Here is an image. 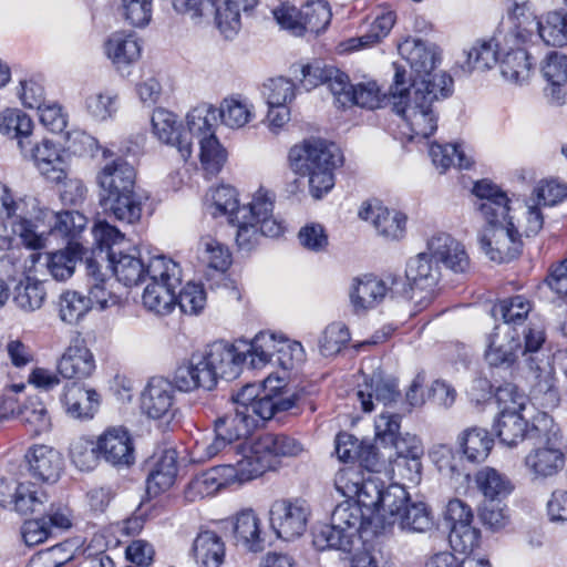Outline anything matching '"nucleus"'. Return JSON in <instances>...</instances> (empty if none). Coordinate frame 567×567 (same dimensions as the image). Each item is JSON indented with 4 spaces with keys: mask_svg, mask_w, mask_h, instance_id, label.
<instances>
[{
    "mask_svg": "<svg viewBox=\"0 0 567 567\" xmlns=\"http://www.w3.org/2000/svg\"><path fill=\"white\" fill-rule=\"evenodd\" d=\"M31 477L43 482L54 483L63 470V457L53 447L34 445L24 455Z\"/></svg>",
    "mask_w": 567,
    "mask_h": 567,
    "instance_id": "nucleus-24",
    "label": "nucleus"
},
{
    "mask_svg": "<svg viewBox=\"0 0 567 567\" xmlns=\"http://www.w3.org/2000/svg\"><path fill=\"white\" fill-rule=\"evenodd\" d=\"M401 277L389 275L386 280L378 279L374 276L358 278L352 285L350 298L357 310H367L378 306L388 292L400 295L399 284Z\"/></svg>",
    "mask_w": 567,
    "mask_h": 567,
    "instance_id": "nucleus-15",
    "label": "nucleus"
},
{
    "mask_svg": "<svg viewBox=\"0 0 567 567\" xmlns=\"http://www.w3.org/2000/svg\"><path fill=\"white\" fill-rule=\"evenodd\" d=\"M522 351V340L517 329L508 326H495L488 337L485 360L491 367L513 365Z\"/></svg>",
    "mask_w": 567,
    "mask_h": 567,
    "instance_id": "nucleus-17",
    "label": "nucleus"
},
{
    "mask_svg": "<svg viewBox=\"0 0 567 567\" xmlns=\"http://www.w3.org/2000/svg\"><path fill=\"white\" fill-rule=\"evenodd\" d=\"M96 179L101 188L100 204L105 210L126 224L141 219L143 205L134 192L136 171L132 164L117 157L103 166Z\"/></svg>",
    "mask_w": 567,
    "mask_h": 567,
    "instance_id": "nucleus-3",
    "label": "nucleus"
},
{
    "mask_svg": "<svg viewBox=\"0 0 567 567\" xmlns=\"http://www.w3.org/2000/svg\"><path fill=\"white\" fill-rule=\"evenodd\" d=\"M292 169L308 176L309 192L322 198L334 186V171L343 163L339 147L321 138H308L289 151Z\"/></svg>",
    "mask_w": 567,
    "mask_h": 567,
    "instance_id": "nucleus-4",
    "label": "nucleus"
},
{
    "mask_svg": "<svg viewBox=\"0 0 567 567\" xmlns=\"http://www.w3.org/2000/svg\"><path fill=\"white\" fill-rule=\"evenodd\" d=\"M532 310V302L524 296H514L501 300L494 308L495 316H501L504 320L502 326H508L516 329V326L523 327L528 313Z\"/></svg>",
    "mask_w": 567,
    "mask_h": 567,
    "instance_id": "nucleus-55",
    "label": "nucleus"
},
{
    "mask_svg": "<svg viewBox=\"0 0 567 567\" xmlns=\"http://www.w3.org/2000/svg\"><path fill=\"white\" fill-rule=\"evenodd\" d=\"M426 247L437 265L442 264L455 274L470 271L471 260L464 245L451 235L436 234L429 239Z\"/></svg>",
    "mask_w": 567,
    "mask_h": 567,
    "instance_id": "nucleus-18",
    "label": "nucleus"
},
{
    "mask_svg": "<svg viewBox=\"0 0 567 567\" xmlns=\"http://www.w3.org/2000/svg\"><path fill=\"white\" fill-rule=\"evenodd\" d=\"M553 417L542 413L534 419L532 425L522 415V412L513 410H501L494 429L501 443L514 447L525 440L533 441L540 432L551 425Z\"/></svg>",
    "mask_w": 567,
    "mask_h": 567,
    "instance_id": "nucleus-14",
    "label": "nucleus"
},
{
    "mask_svg": "<svg viewBox=\"0 0 567 567\" xmlns=\"http://www.w3.org/2000/svg\"><path fill=\"white\" fill-rule=\"evenodd\" d=\"M498 61L497 44L493 40H478L466 52V60L461 65L463 71H485L493 68Z\"/></svg>",
    "mask_w": 567,
    "mask_h": 567,
    "instance_id": "nucleus-51",
    "label": "nucleus"
},
{
    "mask_svg": "<svg viewBox=\"0 0 567 567\" xmlns=\"http://www.w3.org/2000/svg\"><path fill=\"white\" fill-rule=\"evenodd\" d=\"M257 427V419L247 408H236L214 422V431L224 434L233 443L250 435Z\"/></svg>",
    "mask_w": 567,
    "mask_h": 567,
    "instance_id": "nucleus-35",
    "label": "nucleus"
},
{
    "mask_svg": "<svg viewBox=\"0 0 567 567\" xmlns=\"http://www.w3.org/2000/svg\"><path fill=\"white\" fill-rule=\"evenodd\" d=\"M310 515V505L303 498L277 499L269 508V526L277 538L292 540L307 530Z\"/></svg>",
    "mask_w": 567,
    "mask_h": 567,
    "instance_id": "nucleus-12",
    "label": "nucleus"
},
{
    "mask_svg": "<svg viewBox=\"0 0 567 567\" xmlns=\"http://www.w3.org/2000/svg\"><path fill=\"white\" fill-rule=\"evenodd\" d=\"M97 450L106 463L114 467H128L135 462V451L130 432L123 427H110L97 439Z\"/></svg>",
    "mask_w": 567,
    "mask_h": 567,
    "instance_id": "nucleus-16",
    "label": "nucleus"
},
{
    "mask_svg": "<svg viewBox=\"0 0 567 567\" xmlns=\"http://www.w3.org/2000/svg\"><path fill=\"white\" fill-rule=\"evenodd\" d=\"M233 534L236 545L247 551L260 553L266 547L261 519L251 508L243 509L233 517Z\"/></svg>",
    "mask_w": 567,
    "mask_h": 567,
    "instance_id": "nucleus-23",
    "label": "nucleus"
},
{
    "mask_svg": "<svg viewBox=\"0 0 567 567\" xmlns=\"http://www.w3.org/2000/svg\"><path fill=\"white\" fill-rule=\"evenodd\" d=\"M561 441V430L554 419L551 425L533 440L536 446L525 456L524 464L535 478L551 477L563 470L565 454Z\"/></svg>",
    "mask_w": 567,
    "mask_h": 567,
    "instance_id": "nucleus-8",
    "label": "nucleus"
},
{
    "mask_svg": "<svg viewBox=\"0 0 567 567\" xmlns=\"http://www.w3.org/2000/svg\"><path fill=\"white\" fill-rule=\"evenodd\" d=\"M151 123L154 135L161 142L175 146L184 162L192 156L189 133L183 132L174 113L165 109H156L152 114Z\"/></svg>",
    "mask_w": 567,
    "mask_h": 567,
    "instance_id": "nucleus-20",
    "label": "nucleus"
},
{
    "mask_svg": "<svg viewBox=\"0 0 567 567\" xmlns=\"http://www.w3.org/2000/svg\"><path fill=\"white\" fill-rule=\"evenodd\" d=\"M217 114L221 123L230 128H240L252 117L251 107L238 99H225Z\"/></svg>",
    "mask_w": 567,
    "mask_h": 567,
    "instance_id": "nucleus-61",
    "label": "nucleus"
},
{
    "mask_svg": "<svg viewBox=\"0 0 567 567\" xmlns=\"http://www.w3.org/2000/svg\"><path fill=\"white\" fill-rule=\"evenodd\" d=\"M445 520L450 524L449 542L454 551L471 554L480 544L481 532L473 526L472 508L458 498L451 499L445 509Z\"/></svg>",
    "mask_w": 567,
    "mask_h": 567,
    "instance_id": "nucleus-13",
    "label": "nucleus"
},
{
    "mask_svg": "<svg viewBox=\"0 0 567 567\" xmlns=\"http://www.w3.org/2000/svg\"><path fill=\"white\" fill-rule=\"evenodd\" d=\"M256 453H261L275 468V458L297 456L302 452V445L295 439L282 433H265L255 440Z\"/></svg>",
    "mask_w": 567,
    "mask_h": 567,
    "instance_id": "nucleus-38",
    "label": "nucleus"
},
{
    "mask_svg": "<svg viewBox=\"0 0 567 567\" xmlns=\"http://www.w3.org/2000/svg\"><path fill=\"white\" fill-rule=\"evenodd\" d=\"M274 196L260 188L254 195L252 200L247 205L240 207L237 214L239 218H248L260 225V231L266 237H278L284 233V226L280 221L274 218Z\"/></svg>",
    "mask_w": 567,
    "mask_h": 567,
    "instance_id": "nucleus-25",
    "label": "nucleus"
},
{
    "mask_svg": "<svg viewBox=\"0 0 567 567\" xmlns=\"http://www.w3.org/2000/svg\"><path fill=\"white\" fill-rule=\"evenodd\" d=\"M396 512H389L385 524H398L402 530L425 533L434 526L429 506L423 502H412L405 491V499L398 504Z\"/></svg>",
    "mask_w": 567,
    "mask_h": 567,
    "instance_id": "nucleus-21",
    "label": "nucleus"
},
{
    "mask_svg": "<svg viewBox=\"0 0 567 567\" xmlns=\"http://www.w3.org/2000/svg\"><path fill=\"white\" fill-rule=\"evenodd\" d=\"M499 69L505 80L516 84L526 83L533 70L530 55L523 49L512 50L501 61Z\"/></svg>",
    "mask_w": 567,
    "mask_h": 567,
    "instance_id": "nucleus-48",
    "label": "nucleus"
},
{
    "mask_svg": "<svg viewBox=\"0 0 567 567\" xmlns=\"http://www.w3.org/2000/svg\"><path fill=\"white\" fill-rule=\"evenodd\" d=\"M14 495V509L21 515L40 513L44 509V504L48 502L47 493L40 486L30 482L18 483Z\"/></svg>",
    "mask_w": 567,
    "mask_h": 567,
    "instance_id": "nucleus-52",
    "label": "nucleus"
},
{
    "mask_svg": "<svg viewBox=\"0 0 567 567\" xmlns=\"http://www.w3.org/2000/svg\"><path fill=\"white\" fill-rule=\"evenodd\" d=\"M519 337H523L520 354L525 357L530 370L537 372L538 381L534 385V394L540 396L542 404L555 408L559 403V392L555 384V378L550 370L543 368L544 360L539 358L540 350L546 341L545 327L540 321L529 320L520 328Z\"/></svg>",
    "mask_w": 567,
    "mask_h": 567,
    "instance_id": "nucleus-6",
    "label": "nucleus"
},
{
    "mask_svg": "<svg viewBox=\"0 0 567 567\" xmlns=\"http://www.w3.org/2000/svg\"><path fill=\"white\" fill-rule=\"evenodd\" d=\"M94 370V355L84 341L79 339L66 348L58 363V371L65 379H86Z\"/></svg>",
    "mask_w": 567,
    "mask_h": 567,
    "instance_id": "nucleus-28",
    "label": "nucleus"
},
{
    "mask_svg": "<svg viewBox=\"0 0 567 567\" xmlns=\"http://www.w3.org/2000/svg\"><path fill=\"white\" fill-rule=\"evenodd\" d=\"M217 122V109L213 105L202 104L194 107L187 114V127L183 128V132L189 133V138L193 140V137L196 136L199 141L203 136L215 133L214 127Z\"/></svg>",
    "mask_w": 567,
    "mask_h": 567,
    "instance_id": "nucleus-54",
    "label": "nucleus"
},
{
    "mask_svg": "<svg viewBox=\"0 0 567 567\" xmlns=\"http://www.w3.org/2000/svg\"><path fill=\"white\" fill-rule=\"evenodd\" d=\"M473 206L487 226L478 243L486 257L497 264L509 262L522 254L523 241L509 213V198L497 185L482 179L474 184Z\"/></svg>",
    "mask_w": 567,
    "mask_h": 567,
    "instance_id": "nucleus-1",
    "label": "nucleus"
},
{
    "mask_svg": "<svg viewBox=\"0 0 567 567\" xmlns=\"http://www.w3.org/2000/svg\"><path fill=\"white\" fill-rule=\"evenodd\" d=\"M198 251L203 262L212 269L226 271L231 264V256L228 248L218 240L206 236L198 244Z\"/></svg>",
    "mask_w": 567,
    "mask_h": 567,
    "instance_id": "nucleus-59",
    "label": "nucleus"
},
{
    "mask_svg": "<svg viewBox=\"0 0 567 567\" xmlns=\"http://www.w3.org/2000/svg\"><path fill=\"white\" fill-rule=\"evenodd\" d=\"M150 282L181 284V268L172 259L164 256H155L145 262V278Z\"/></svg>",
    "mask_w": 567,
    "mask_h": 567,
    "instance_id": "nucleus-63",
    "label": "nucleus"
},
{
    "mask_svg": "<svg viewBox=\"0 0 567 567\" xmlns=\"http://www.w3.org/2000/svg\"><path fill=\"white\" fill-rule=\"evenodd\" d=\"M176 475L177 465L174 452H165L147 476V493L156 496L168 489L174 484Z\"/></svg>",
    "mask_w": 567,
    "mask_h": 567,
    "instance_id": "nucleus-46",
    "label": "nucleus"
},
{
    "mask_svg": "<svg viewBox=\"0 0 567 567\" xmlns=\"http://www.w3.org/2000/svg\"><path fill=\"white\" fill-rule=\"evenodd\" d=\"M105 52L115 65H127L138 60L141 45L134 34L115 32L106 41Z\"/></svg>",
    "mask_w": 567,
    "mask_h": 567,
    "instance_id": "nucleus-44",
    "label": "nucleus"
},
{
    "mask_svg": "<svg viewBox=\"0 0 567 567\" xmlns=\"http://www.w3.org/2000/svg\"><path fill=\"white\" fill-rule=\"evenodd\" d=\"M60 400L65 413L81 421L93 419L100 406V394L79 382L68 383Z\"/></svg>",
    "mask_w": 567,
    "mask_h": 567,
    "instance_id": "nucleus-22",
    "label": "nucleus"
},
{
    "mask_svg": "<svg viewBox=\"0 0 567 567\" xmlns=\"http://www.w3.org/2000/svg\"><path fill=\"white\" fill-rule=\"evenodd\" d=\"M190 553L200 567H220L225 559L226 547L218 533L200 528L194 538Z\"/></svg>",
    "mask_w": 567,
    "mask_h": 567,
    "instance_id": "nucleus-31",
    "label": "nucleus"
},
{
    "mask_svg": "<svg viewBox=\"0 0 567 567\" xmlns=\"http://www.w3.org/2000/svg\"><path fill=\"white\" fill-rule=\"evenodd\" d=\"M474 483L484 497V502L503 503L515 488L514 483L506 474L489 466H485L475 473Z\"/></svg>",
    "mask_w": 567,
    "mask_h": 567,
    "instance_id": "nucleus-33",
    "label": "nucleus"
},
{
    "mask_svg": "<svg viewBox=\"0 0 567 567\" xmlns=\"http://www.w3.org/2000/svg\"><path fill=\"white\" fill-rule=\"evenodd\" d=\"M24 156H29L34 162L38 171L48 182L64 185L69 182L74 186L76 195L83 196L85 190L83 184L79 179H69V155L64 150L43 138L40 143L31 141Z\"/></svg>",
    "mask_w": 567,
    "mask_h": 567,
    "instance_id": "nucleus-10",
    "label": "nucleus"
},
{
    "mask_svg": "<svg viewBox=\"0 0 567 567\" xmlns=\"http://www.w3.org/2000/svg\"><path fill=\"white\" fill-rule=\"evenodd\" d=\"M32 130V120L19 110H6L0 114V133L17 138L23 155H27L28 145H31Z\"/></svg>",
    "mask_w": 567,
    "mask_h": 567,
    "instance_id": "nucleus-41",
    "label": "nucleus"
},
{
    "mask_svg": "<svg viewBox=\"0 0 567 567\" xmlns=\"http://www.w3.org/2000/svg\"><path fill=\"white\" fill-rule=\"evenodd\" d=\"M405 279L408 285L402 279L399 284L400 296L419 305L420 308L426 307L432 301L441 280V268L427 249L408 261Z\"/></svg>",
    "mask_w": 567,
    "mask_h": 567,
    "instance_id": "nucleus-7",
    "label": "nucleus"
},
{
    "mask_svg": "<svg viewBox=\"0 0 567 567\" xmlns=\"http://www.w3.org/2000/svg\"><path fill=\"white\" fill-rule=\"evenodd\" d=\"M379 524L360 505L347 499L336 506L331 514V524L322 526L313 536L318 549L333 548L350 553L354 539L364 526Z\"/></svg>",
    "mask_w": 567,
    "mask_h": 567,
    "instance_id": "nucleus-5",
    "label": "nucleus"
},
{
    "mask_svg": "<svg viewBox=\"0 0 567 567\" xmlns=\"http://www.w3.org/2000/svg\"><path fill=\"white\" fill-rule=\"evenodd\" d=\"M240 209L237 198V192L234 187L221 185L212 188L206 195V210L213 217L227 216L228 221L230 217Z\"/></svg>",
    "mask_w": 567,
    "mask_h": 567,
    "instance_id": "nucleus-47",
    "label": "nucleus"
},
{
    "mask_svg": "<svg viewBox=\"0 0 567 567\" xmlns=\"http://www.w3.org/2000/svg\"><path fill=\"white\" fill-rule=\"evenodd\" d=\"M393 111L403 120L410 141L429 138L437 128V116L420 89L413 90L405 100L393 101Z\"/></svg>",
    "mask_w": 567,
    "mask_h": 567,
    "instance_id": "nucleus-11",
    "label": "nucleus"
},
{
    "mask_svg": "<svg viewBox=\"0 0 567 567\" xmlns=\"http://www.w3.org/2000/svg\"><path fill=\"white\" fill-rule=\"evenodd\" d=\"M281 337H277L274 332H259L252 339L247 352L251 355V364L255 368L272 363L281 343Z\"/></svg>",
    "mask_w": 567,
    "mask_h": 567,
    "instance_id": "nucleus-58",
    "label": "nucleus"
},
{
    "mask_svg": "<svg viewBox=\"0 0 567 567\" xmlns=\"http://www.w3.org/2000/svg\"><path fill=\"white\" fill-rule=\"evenodd\" d=\"M106 269L112 270L116 279L130 287L138 285L145 279V261L142 259L137 248L130 252H109Z\"/></svg>",
    "mask_w": 567,
    "mask_h": 567,
    "instance_id": "nucleus-30",
    "label": "nucleus"
},
{
    "mask_svg": "<svg viewBox=\"0 0 567 567\" xmlns=\"http://www.w3.org/2000/svg\"><path fill=\"white\" fill-rule=\"evenodd\" d=\"M174 385L163 378H152L142 393L141 408L148 417L162 419L173 412Z\"/></svg>",
    "mask_w": 567,
    "mask_h": 567,
    "instance_id": "nucleus-27",
    "label": "nucleus"
},
{
    "mask_svg": "<svg viewBox=\"0 0 567 567\" xmlns=\"http://www.w3.org/2000/svg\"><path fill=\"white\" fill-rule=\"evenodd\" d=\"M398 51L417 78L430 75L440 61L435 47L416 38H406L399 43Z\"/></svg>",
    "mask_w": 567,
    "mask_h": 567,
    "instance_id": "nucleus-29",
    "label": "nucleus"
},
{
    "mask_svg": "<svg viewBox=\"0 0 567 567\" xmlns=\"http://www.w3.org/2000/svg\"><path fill=\"white\" fill-rule=\"evenodd\" d=\"M395 23V13L392 11L382 12L372 22L370 30L358 39L350 40V49L365 48L373 45L385 38Z\"/></svg>",
    "mask_w": 567,
    "mask_h": 567,
    "instance_id": "nucleus-64",
    "label": "nucleus"
},
{
    "mask_svg": "<svg viewBox=\"0 0 567 567\" xmlns=\"http://www.w3.org/2000/svg\"><path fill=\"white\" fill-rule=\"evenodd\" d=\"M227 470L234 484H243L251 481L266 471L271 470V463L261 453H256L255 442L249 447L248 453L243 454L235 463H226Z\"/></svg>",
    "mask_w": 567,
    "mask_h": 567,
    "instance_id": "nucleus-39",
    "label": "nucleus"
},
{
    "mask_svg": "<svg viewBox=\"0 0 567 567\" xmlns=\"http://www.w3.org/2000/svg\"><path fill=\"white\" fill-rule=\"evenodd\" d=\"M13 416L19 419L31 435L47 432L51 426L48 410L38 398L28 399L21 406L18 404Z\"/></svg>",
    "mask_w": 567,
    "mask_h": 567,
    "instance_id": "nucleus-45",
    "label": "nucleus"
},
{
    "mask_svg": "<svg viewBox=\"0 0 567 567\" xmlns=\"http://www.w3.org/2000/svg\"><path fill=\"white\" fill-rule=\"evenodd\" d=\"M86 254L80 244L69 243L64 250L47 256L48 270L55 280L65 281L73 275L78 260H82Z\"/></svg>",
    "mask_w": 567,
    "mask_h": 567,
    "instance_id": "nucleus-42",
    "label": "nucleus"
},
{
    "mask_svg": "<svg viewBox=\"0 0 567 567\" xmlns=\"http://www.w3.org/2000/svg\"><path fill=\"white\" fill-rule=\"evenodd\" d=\"M212 16L220 29L236 30L240 24V12L251 10L257 0H212Z\"/></svg>",
    "mask_w": 567,
    "mask_h": 567,
    "instance_id": "nucleus-50",
    "label": "nucleus"
},
{
    "mask_svg": "<svg viewBox=\"0 0 567 567\" xmlns=\"http://www.w3.org/2000/svg\"><path fill=\"white\" fill-rule=\"evenodd\" d=\"M95 247L85 259H95L97 265H102L109 259V252H118V248L124 241L122 234L115 226L105 220L97 221L92 229Z\"/></svg>",
    "mask_w": 567,
    "mask_h": 567,
    "instance_id": "nucleus-40",
    "label": "nucleus"
},
{
    "mask_svg": "<svg viewBox=\"0 0 567 567\" xmlns=\"http://www.w3.org/2000/svg\"><path fill=\"white\" fill-rule=\"evenodd\" d=\"M70 457L72 463L80 471H91L95 468L101 457L97 450V442L86 437L74 439L70 444Z\"/></svg>",
    "mask_w": 567,
    "mask_h": 567,
    "instance_id": "nucleus-62",
    "label": "nucleus"
},
{
    "mask_svg": "<svg viewBox=\"0 0 567 567\" xmlns=\"http://www.w3.org/2000/svg\"><path fill=\"white\" fill-rule=\"evenodd\" d=\"M457 442L465 458L472 463L484 462L494 445V439L489 432L480 426L465 429L460 433Z\"/></svg>",
    "mask_w": 567,
    "mask_h": 567,
    "instance_id": "nucleus-37",
    "label": "nucleus"
},
{
    "mask_svg": "<svg viewBox=\"0 0 567 567\" xmlns=\"http://www.w3.org/2000/svg\"><path fill=\"white\" fill-rule=\"evenodd\" d=\"M246 354L226 341H215L203 352L194 353L186 365H181L174 374V385L183 392L198 388L213 390L219 378L236 379L241 371Z\"/></svg>",
    "mask_w": 567,
    "mask_h": 567,
    "instance_id": "nucleus-2",
    "label": "nucleus"
},
{
    "mask_svg": "<svg viewBox=\"0 0 567 567\" xmlns=\"http://www.w3.org/2000/svg\"><path fill=\"white\" fill-rule=\"evenodd\" d=\"M178 285L159 281L148 282L142 296L144 307L159 316L171 313L176 306L175 288Z\"/></svg>",
    "mask_w": 567,
    "mask_h": 567,
    "instance_id": "nucleus-43",
    "label": "nucleus"
},
{
    "mask_svg": "<svg viewBox=\"0 0 567 567\" xmlns=\"http://www.w3.org/2000/svg\"><path fill=\"white\" fill-rule=\"evenodd\" d=\"M95 259H85V270L87 276L89 295L85 296L90 300V308L97 306L104 310L111 303L117 302L116 296L107 288V275L102 270V265H97Z\"/></svg>",
    "mask_w": 567,
    "mask_h": 567,
    "instance_id": "nucleus-36",
    "label": "nucleus"
},
{
    "mask_svg": "<svg viewBox=\"0 0 567 567\" xmlns=\"http://www.w3.org/2000/svg\"><path fill=\"white\" fill-rule=\"evenodd\" d=\"M542 40L551 47H564L567 44V12H548L544 20L535 23Z\"/></svg>",
    "mask_w": 567,
    "mask_h": 567,
    "instance_id": "nucleus-49",
    "label": "nucleus"
},
{
    "mask_svg": "<svg viewBox=\"0 0 567 567\" xmlns=\"http://www.w3.org/2000/svg\"><path fill=\"white\" fill-rule=\"evenodd\" d=\"M357 396L364 412L373 410L372 399L382 402L385 406L396 402L400 398L398 382L393 378H383L380 373H374L370 382H367L365 390H359Z\"/></svg>",
    "mask_w": 567,
    "mask_h": 567,
    "instance_id": "nucleus-34",
    "label": "nucleus"
},
{
    "mask_svg": "<svg viewBox=\"0 0 567 567\" xmlns=\"http://www.w3.org/2000/svg\"><path fill=\"white\" fill-rule=\"evenodd\" d=\"M359 217L370 221L377 233L386 240H400L406 233L405 214L390 210L380 203H365L359 210Z\"/></svg>",
    "mask_w": 567,
    "mask_h": 567,
    "instance_id": "nucleus-19",
    "label": "nucleus"
},
{
    "mask_svg": "<svg viewBox=\"0 0 567 567\" xmlns=\"http://www.w3.org/2000/svg\"><path fill=\"white\" fill-rule=\"evenodd\" d=\"M354 497L353 502L371 514L378 524H385L388 513L396 512L398 504L405 499V488L400 484L384 487L381 480L369 476L360 483V492Z\"/></svg>",
    "mask_w": 567,
    "mask_h": 567,
    "instance_id": "nucleus-9",
    "label": "nucleus"
},
{
    "mask_svg": "<svg viewBox=\"0 0 567 567\" xmlns=\"http://www.w3.org/2000/svg\"><path fill=\"white\" fill-rule=\"evenodd\" d=\"M305 33H320L331 21V9L327 0H312L300 8Z\"/></svg>",
    "mask_w": 567,
    "mask_h": 567,
    "instance_id": "nucleus-57",
    "label": "nucleus"
},
{
    "mask_svg": "<svg viewBox=\"0 0 567 567\" xmlns=\"http://www.w3.org/2000/svg\"><path fill=\"white\" fill-rule=\"evenodd\" d=\"M47 291L43 282L25 277L14 288L13 301L23 311H34L42 307Z\"/></svg>",
    "mask_w": 567,
    "mask_h": 567,
    "instance_id": "nucleus-53",
    "label": "nucleus"
},
{
    "mask_svg": "<svg viewBox=\"0 0 567 567\" xmlns=\"http://www.w3.org/2000/svg\"><path fill=\"white\" fill-rule=\"evenodd\" d=\"M274 380L267 378L264 381L262 395L248 405V413H251L259 422L272 419L278 412H285L297 404L298 395H286L280 386L272 385Z\"/></svg>",
    "mask_w": 567,
    "mask_h": 567,
    "instance_id": "nucleus-26",
    "label": "nucleus"
},
{
    "mask_svg": "<svg viewBox=\"0 0 567 567\" xmlns=\"http://www.w3.org/2000/svg\"><path fill=\"white\" fill-rule=\"evenodd\" d=\"M225 464L208 468L196 475L188 484L186 496L194 501L215 495L223 488L234 485L230 474Z\"/></svg>",
    "mask_w": 567,
    "mask_h": 567,
    "instance_id": "nucleus-32",
    "label": "nucleus"
},
{
    "mask_svg": "<svg viewBox=\"0 0 567 567\" xmlns=\"http://www.w3.org/2000/svg\"><path fill=\"white\" fill-rule=\"evenodd\" d=\"M430 156L436 167L446 171L451 166L467 169L472 166V159L465 154L460 144H437L430 146Z\"/></svg>",
    "mask_w": 567,
    "mask_h": 567,
    "instance_id": "nucleus-56",
    "label": "nucleus"
},
{
    "mask_svg": "<svg viewBox=\"0 0 567 567\" xmlns=\"http://www.w3.org/2000/svg\"><path fill=\"white\" fill-rule=\"evenodd\" d=\"M198 143L200 145L199 157L203 168L207 174L216 175L226 161V151L221 147L215 133L203 136Z\"/></svg>",
    "mask_w": 567,
    "mask_h": 567,
    "instance_id": "nucleus-60",
    "label": "nucleus"
}]
</instances>
